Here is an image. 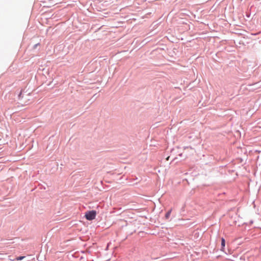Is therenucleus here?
<instances>
[{"instance_id":"obj_6","label":"nucleus","mask_w":261,"mask_h":261,"mask_svg":"<svg viewBox=\"0 0 261 261\" xmlns=\"http://www.w3.org/2000/svg\"><path fill=\"white\" fill-rule=\"evenodd\" d=\"M169 158H170V156H168L167 158H166V160L167 161H168L169 160Z\"/></svg>"},{"instance_id":"obj_2","label":"nucleus","mask_w":261,"mask_h":261,"mask_svg":"<svg viewBox=\"0 0 261 261\" xmlns=\"http://www.w3.org/2000/svg\"><path fill=\"white\" fill-rule=\"evenodd\" d=\"M168 39H169L171 42H176L177 40H179V39H174L172 38V34H170V36L168 37Z\"/></svg>"},{"instance_id":"obj_1","label":"nucleus","mask_w":261,"mask_h":261,"mask_svg":"<svg viewBox=\"0 0 261 261\" xmlns=\"http://www.w3.org/2000/svg\"><path fill=\"white\" fill-rule=\"evenodd\" d=\"M96 212L95 211H88L85 213V217L88 220H92L95 218Z\"/></svg>"},{"instance_id":"obj_5","label":"nucleus","mask_w":261,"mask_h":261,"mask_svg":"<svg viewBox=\"0 0 261 261\" xmlns=\"http://www.w3.org/2000/svg\"><path fill=\"white\" fill-rule=\"evenodd\" d=\"M24 257H25V256H19V257H17L16 259L17 260H20L23 259Z\"/></svg>"},{"instance_id":"obj_7","label":"nucleus","mask_w":261,"mask_h":261,"mask_svg":"<svg viewBox=\"0 0 261 261\" xmlns=\"http://www.w3.org/2000/svg\"><path fill=\"white\" fill-rule=\"evenodd\" d=\"M38 44H35V46H34V47L35 48L37 46Z\"/></svg>"},{"instance_id":"obj_4","label":"nucleus","mask_w":261,"mask_h":261,"mask_svg":"<svg viewBox=\"0 0 261 261\" xmlns=\"http://www.w3.org/2000/svg\"><path fill=\"white\" fill-rule=\"evenodd\" d=\"M171 210H170V211H168V212H167V213L166 214V217L167 218H168L169 217V216H170V214H171Z\"/></svg>"},{"instance_id":"obj_3","label":"nucleus","mask_w":261,"mask_h":261,"mask_svg":"<svg viewBox=\"0 0 261 261\" xmlns=\"http://www.w3.org/2000/svg\"><path fill=\"white\" fill-rule=\"evenodd\" d=\"M225 240L224 238H222L221 239V246H222V249L221 250H223L224 249V248L225 247Z\"/></svg>"}]
</instances>
